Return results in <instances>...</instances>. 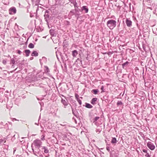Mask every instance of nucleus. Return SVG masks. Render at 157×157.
Instances as JSON below:
<instances>
[{
  "mask_svg": "<svg viewBox=\"0 0 157 157\" xmlns=\"http://www.w3.org/2000/svg\"><path fill=\"white\" fill-rule=\"evenodd\" d=\"M39 86L40 88H45V87L46 85L40 83L39 84V85L37 86Z\"/></svg>",
  "mask_w": 157,
  "mask_h": 157,
  "instance_id": "obj_35",
  "label": "nucleus"
},
{
  "mask_svg": "<svg viewBox=\"0 0 157 157\" xmlns=\"http://www.w3.org/2000/svg\"><path fill=\"white\" fill-rule=\"evenodd\" d=\"M42 142L41 140L38 139H36L34 140L31 145H34L35 147L34 151H38L42 146L41 145Z\"/></svg>",
  "mask_w": 157,
  "mask_h": 157,
  "instance_id": "obj_3",
  "label": "nucleus"
},
{
  "mask_svg": "<svg viewBox=\"0 0 157 157\" xmlns=\"http://www.w3.org/2000/svg\"><path fill=\"white\" fill-rule=\"evenodd\" d=\"M82 13H86L88 12L89 9L87 6H83L82 7Z\"/></svg>",
  "mask_w": 157,
  "mask_h": 157,
  "instance_id": "obj_10",
  "label": "nucleus"
},
{
  "mask_svg": "<svg viewBox=\"0 0 157 157\" xmlns=\"http://www.w3.org/2000/svg\"><path fill=\"white\" fill-rule=\"evenodd\" d=\"M2 63L3 64L5 65L6 64V60L4 59L2 61Z\"/></svg>",
  "mask_w": 157,
  "mask_h": 157,
  "instance_id": "obj_53",
  "label": "nucleus"
},
{
  "mask_svg": "<svg viewBox=\"0 0 157 157\" xmlns=\"http://www.w3.org/2000/svg\"><path fill=\"white\" fill-rule=\"evenodd\" d=\"M154 13L157 16V8L156 9L155 11L154 12Z\"/></svg>",
  "mask_w": 157,
  "mask_h": 157,
  "instance_id": "obj_56",
  "label": "nucleus"
},
{
  "mask_svg": "<svg viewBox=\"0 0 157 157\" xmlns=\"http://www.w3.org/2000/svg\"><path fill=\"white\" fill-rule=\"evenodd\" d=\"M49 33L52 36H55L56 35V32L54 29H51L49 30Z\"/></svg>",
  "mask_w": 157,
  "mask_h": 157,
  "instance_id": "obj_17",
  "label": "nucleus"
},
{
  "mask_svg": "<svg viewBox=\"0 0 157 157\" xmlns=\"http://www.w3.org/2000/svg\"><path fill=\"white\" fill-rule=\"evenodd\" d=\"M154 62L153 59H151L150 58H148L147 60V66L150 67H152L153 65L152 63Z\"/></svg>",
  "mask_w": 157,
  "mask_h": 157,
  "instance_id": "obj_11",
  "label": "nucleus"
},
{
  "mask_svg": "<svg viewBox=\"0 0 157 157\" xmlns=\"http://www.w3.org/2000/svg\"><path fill=\"white\" fill-rule=\"evenodd\" d=\"M10 64H13V65H15L16 64V61H15V59H14V58H13L11 59V60H10Z\"/></svg>",
  "mask_w": 157,
  "mask_h": 157,
  "instance_id": "obj_28",
  "label": "nucleus"
},
{
  "mask_svg": "<svg viewBox=\"0 0 157 157\" xmlns=\"http://www.w3.org/2000/svg\"><path fill=\"white\" fill-rule=\"evenodd\" d=\"M39 103H40V105L41 106L42 105H44V103L43 102H42L41 101L39 102Z\"/></svg>",
  "mask_w": 157,
  "mask_h": 157,
  "instance_id": "obj_55",
  "label": "nucleus"
},
{
  "mask_svg": "<svg viewBox=\"0 0 157 157\" xmlns=\"http://www.w3.org/2000/svg\"><path fill=\"white\" fill-rule=\"evenodd\" d=\"M153 4V3H151V0L146 1L145 2L144 1L143 2V4L145 6H146L147 8H149L151 10H152V8L150 6H151Z\"/></svg>",
  "mask_w": 157,
  "mask_h": 157,
  "instance_id": "obj_7",
  "label": "nucleus"
},
{
  "mask_svg": "<svg viewBox=\"0 0 157 157\" xmlns=\"http://www.w3.org/2000/svg\"><path fill=\"white\" fill-rule=\"evenodd\" d=\"M132 17H133V20L134 21H135V22H137V21H138L137 20L136 17H135L133 16Z\"/></svg>",
  "mask_w": 157,
  "mask_h": 157,
  "instance_id": "obj_51",
  "label": "nucleus"
},
{
  "mask_svg": "<svg viewBox=\"0 0 157 157\" xmlns=\"http://www.w3.org/2000/svg\"><path fill=\"white\" fill-rule=\"evenodd\" d=\"M15 61H16V64H18V63H19L20 62V60H18V59H15Z\"/></svg>",
  "mask_w": 157,
  "mask_h": 157,
  "instance_id": "obj_48",
  "label": "nucleus"
},
{
  "mask_svg": "<svg viewBox=\"0 0 157 157\" xmlns=\"http://www.w3.org/2000/svg\"><path fill=\"white\" fill-rule=\"evenodd\" d=\"M100 118L99 117H96L94 119H93V122L95 124L97 123V121Z\"/></svg>",
  "mask_w": 157,
  "mask_h": 157,
  "instance_id": "obj_27",
  "label": "nucleus"
},
{
  "mask_svg": "<svg viewBox=\"0 0 157 157\" xmlns=\"http://www.w3.org/2000/svg\"><path fill=\"white\" fill-rule=\"evenodd\" d=\"M106 149L107 151H108L109 152V153L110 154V157H111L112 152L110 150V147L109 146H107V147H106Z\"/></svg>",
  "mask_w": 157,
  "mask_h": 157,
  "instance_id": "obj_38",
  "label": "nucleus"
},
{
  "mask_svg": "<svg viewBox=\"0 0 157 157\" xmlns=\"http://www.w3.org/2000/svg\"><path fill=\"white\" fill-rule=\"evenodd\" d=\"M63 51L64 53H66V52H69L67 50V48L65 47V44L63 45Z\"/></svg>",
  "mask_w": 157,
  "mask_h": 157,
  "instance_id": "obj_32",
  "label": "nucleus"
},
{
  "mask_svg": "<svg viewBox=\"0 0 157 157\" xmlns=\"http://www.w3.org/2000/svg\"><path fill=\"white\" fill-rule=\"evenodd\" d=\"M16 9L14 7H12L9 10V13L10 14H14L16 13Z\"/></svg>",
  "mask_w": 157,
  "mask_h": 157,
  "instance_id": "obj_13",
  "label": "nucleus"
},
{
  "mask_svg": "<svg viewBox=\"0 0 157 157\" xmlns=\"http://www.w3.org/2000/svg\"><path fill=\"white\" fill-rule=\"evenodd\" d=\"M16 148L15 147L13 148V153H14V152L15 151H16Z\"/></svg>",
  "mask_w": 157,
  "mask_h": 157,
  "instance_id": "obj_60",
  "label": "nucleus"
},
{
  "mask_svg": "<svg viewBox=\"0 0 157 157\" xmlns=\"http://www.w3.org/2000/svg\"><path fill=\"white\" fill-rule=\"evenodd\" d=\"M129 63L128 61H127L125 63H123L122 64V68L124 69L125 70H126L127 69L128 67L129 66V63Z\"/></svg>",
  "mask_w": 157,
  "mask_h": 157,
  "instance_id": "obj_14",
  "label": "nucleus"
},
{
  "mask_svg": "<svg viewBox=\"0 0 157 157\" xmlns=\"http://www.w3.org/2000/svg\"><path fill=\"white\" fill-rule=\"evenodd\" d=\"M60 56H61V59L63 62L64 63V61H68L69 58L70 57L71 54L70 52H66V53H64L63 55H62L61 53H60Z\"/></svg>",
  "mask_w": 157,
  "mask_h": 157,
  "instance_id": "obj_5",
  "label": "nucleus"
},
{
  "mask_svg": "<svg viewBox=\"0 0 157 157\" xmlns=\"http://www.w3.org/2000/svg\"><path fill=\"white\" fill-rule=\"evenodd\" d=\"M153 33L154 34H155L156 35H157V33L156 32H155L154 31H153Z\"/></svg>",
  "mask_w": 157,
  "mask_h": 157,
  "instance_id": "obj_64",
  "label": "nucleus"
},
{
  "mask_svg": "<svg viewBox=\"0 0 157 157\" xmlns=\"http://www.w3.org/2000/svg\"><path fill=\"white\" fill-rule=\"evenodd\" d=\"M76 101H73V104H74L75 105V106H76L77 105L76 104Z\"/></svg>",
  "mask_w": 157,
  "mask_h": 157,
  "instance_id": "obj_59",
  "label": "nucleus"
},
{
  "mask_svg": "<svg viewBox=\"0 0 157 157\" xmlns=\"http://www.w3.org/2000/svg\"><path fill=\"white\" fill-rule=\"evenodd\" d=\"M70 105H71L70 104ZM70 105L71 106V108L72 109V113L75 116L77 117V116L78 115V114L77 111L76 109L74 110V109L72 107L71 105Z\"/></svg>",
  "mask_w": 157,
  "mask_h": 157,
  "instance_id": "obj_19",
  "label": "nucleus"
},
{
  "mask_svg": "<svg viewBox=\"0 0 157 157\" xmlns=\"http://www.w3.org/2000/svg\"><path fill=\"white\" fill-rule=\"evenodd\" d=\"M42 60L43 61L44 63H46L47 62V58L44 56H43L42 57Z\"/></svg>",
  "mask_w": 157,
  "mask_h": 157,
  "instance_id": "obj_39",
  "label": "nucleus"
},
{
  "mask_svg": "<svg viewBox=\"0 0 157 157\" xmlns=\"http://www.w3.org/2000/svg\"><path fill=\"white\" fill-rule=\"evenodd\" d=\"M142 151L144 153H146L145 156L146 157H151V155H150L149 152L150 153H151V151L147 148L146 147H145V149H144V148L142 149Z\"/></svg>",
  "mask_w": 157,
  "mask_h": 157,
  "instance_id": "obj_8",
  "label": "nucleus"
},
{
  "mask_svg": "<svg viewBox=\"0 0 157 157\" xmlns=\"http://www.w3.org/2000/svg\"><path fill=\"white\" fill-rule=\"evenodd\" d=\"M97 98L96 97L94 98L91 100L90 103L92 105H95L97 104L96 102L97 101Z\"/></svg>",
  "mask_w": 157,
  "mask_h": 157,
  "instance_id": "obj_16",
  "label": "nucleus"
},
{
  "mask_svg": "<svg viewBox=\"0 0 157 157\" xmlns=\"http://www.w3.org/2000/svg\"><path fill=\"white\" fill-rule=\"evenodd\" d=\"M15 135H14L12 137L11 139V140L12 141H14V140H15V139H16V138L15 137Z\"/></svg>",
  "mask_w": 157,
  "mask_h": 157,
  "instance_id": "obj_44",
  "label": "nucleus"
},
{
  "mask_svg": "<svg viewBox=\"0 0 157 157\" xmlns=\"http://www.w3.org/2000/svg\"><path fill=\"white\" fill-rule=\"evenodd\" d=\"M64 24L66 26H69L70 25V22L68 21H64Z\"/></svg>",
  "mask_w": 157,
  "mask_h": 157,
  "instance_id": "obj_36",
  "label": "nucleus"
},
{
  "mask_svg": "<svg viewBox=\"0 0 157 157\" xmlns=\"http://www.w3.org/2000/svg\"><path fill=\"white\" fill-rule=\"evenodd\" d=\"M142 47L144 50L145 51L146 50L145 45L143 44L142 45Z\"/></svg>",
  "mask_w": 157,
  "mask_h": 157,
  "instance_id": "obj_54",
  "label": "nucleus"
},
{
  "mask_svg": "<svg viewBox=\"0 0 157 157\" xmlns=\"http://www.w3.org/2000/svg\"><path fill=\"white\" fill-rule=\"evenodd\" d=\"M61 102L64 105V108H66V107L67 106V105H68L67 101H67H66L64 99L62 98H61Z\"/></svg>",
  "mask_w": 157,
  "mask_h": 157,
  "instance_id": "obj_15",
  "label": "nucleus"
},
{
  "mask_svg": "<svg viewBox=\"0 0 157 157\" xmlns=\"http://www.w3.org/2000/svg\"><path fill=\"white\" fill-rule=\"evenodd\" d=\"M24 52L26 54L25 56L26 57L28 56L31 53V51L29 49H26L24 51Z\"/></svg>",
  "mask_w": 157,
  "mask_h": 157,
  "instance_id": "obj_24",
  "label": "nucleus"
},
{
  "mask_svg": "<svg viewBox=\"0 0 157 157\" xmlns=\"http://www.w3.org/2000/svg\"><path fill=\"white\" fill-rule=\"evenodd\" d=\"M17 52L19 55H20L21 53V52L19 50H17Z\"/></svg>",
  "mask_w": 157,
  "mask_h": 157,
  "instance_id": "obj_47",
  "label": "nucleus"
},
{
  "mask_svg": "<svg viewBox=\"0 0 157 157\" xmlns=\"http://www.w3.org/2000/svg\"><path fill=\"white\" fill-rule=\"evenodd\" d=\"M36 2H39L40 0H35Z\"/></svg>",
  "mask_w": 157,
  "mask_h": 157,
  "instance_id": "obj_63",
  "label": "nucleus"
},
{
  "mask_svg": "<svg viewBox=\"0 0 157 157\" xmlns=\"http://www.w3.org/2000/svg\"><path fill=\"white\" fill-rule=\"evenodd\" d=\"M4 99V96H2L0 94V102H2Z\"/></svg>",
  "mask_w": 157,
  "mask_h": 157,
  "instance_id": "obj_34",
  "label": "nucleus"
},
{
  "mask_svg": "<svg viewBox=\"0 0 157 157\" xmlns=\"http://www.w3.org/2000/svg\"><path fill=\"white\" fill-rule=\"evenodd\" d=\"M91 92L94 94H97L99 92V90L98 89H94L91 90Z\"/></svg>",
  "mask_w": 157,
  "mask_h": 157,
  "instance_id": "obj_26",
  "label": "nucleus"
},
{
  "mask_svg": "<svg viewBox=\"0 0 157 157\" xmlns=\"http://www.w3.org/2000/svg\"><path fill=\"white\" fill-rule=\"evenodd\" d=\"M5 122H1L0 123V128H5Z\"/></svg>",
  "mask_w": 157,
  "mask_h": 157,
  "instance_id": "obj_30",
  "label": "nucleus"
},
{
  "mask_svg": "<svg viewBox=\"0 0 157 157\" xmlns=\"http://www.w3.org/2000/svg\"><path fill=\"white\" fill-rule=\"evenodd\" d=\"M44 16V19L45 21L47 22V24H48L49 28V26L48 25V21L49 20H50V19L51 18V17L50 16L49 11L48 10H46Z\"/></svg>",
  "mask_w": 157,
  "mask_h": 157,
  "instance_id": "obj_6",
  "label": "nucleus"
},
{
  "mask_svg": "<svg viewBox=\"0 0 157 157\" xmlns=\"http://www.w3.org/2000/svg\"><path fill=\"white\" fill-rule=\"evenodd\" d=\"M45 71L46 72V73H48L49 72V69L48 67L47 66H45Z\"/></svg>",
  "mask_w": 157,
  "mask_h": 157,
  "instance_id": "obj_41",
  "label": "nucleus"
},
{
  "mask_svg": "<svg viewBox=\"0 0 157 157\" xmlns=\"http://www.w3.org/2000/svg\"><path fill=\"white\" fill-rule=\"evenodd\" d=\"M79 96L78 94H75V98H76V100H77V99H79Z\"/></svg>",
  "mask_w": 157,
  "mask_h": 157,
  "instance_id": "obj_50",
  "label": "nucleus"
},
{
  "mask_svg": "<svg viewBox=\"0 0 157 157\" xmlns=\"http://www.w3.org/2000/svg\"><path fill=\"white\" fill-rule=\"evenodd\" d=\"M125 23L127 27L129 28H131L132 26V21L129 19L126 18L125 20Z\"/></svg>",
  "mask_w": 157,
  "mask_h": 157,
  "instance_id": "obj_12",
  "label": "nucleus"
},
{
  "mask_svg": "<svg viewBox=\"0 0 157 157\" xmlns=\"http://www.w3.org/2000/svg\"><path fill=\"white\" fill-rule=\"evenodd\" d=\"M24 60H22L21 61V63H19L17 65V66L18 65H19L20 64H23L22 63H24Z\"/></svg>",
  "mask_w": 157,
  "mask_h": 157,
  "instance_id": "obj_57",
  "label": "nucleus"
},
{
  "mask_svg": "<svg viewBox=\"0 0 157 157\" xmlns=\"http://www.w3.org/2000/svg\"><path fill=\"white\" fill-rule=\"evenodd\" d=\"M28 47L29 48H33L34 47V45L32 43H30Z\"/></svg>",
  "mask_w": 157,
  "mask_h": 157,
  "instance_id": "obj_37",
  "label": "nucleus"
},
{
  "mask_svg": "<svg viewBox=\"0 0 157 157\" xmlns=\"http://www.w3.org/2000/svg\"><path fill=\"white\" fill-rule=\"evenodd\" d=\"M82 7L81 9H79L78 7L75 9L72 10L69 13L68 16L71 17V16L74 15L75 17L77 18V20L78 19L79 16L81 15L80 12L82 13Z\"/></svg>",
  "mask_w": 157,
  "mask_h": 157,
  "instance_id": "obj_2",
  "label": "nucleus"
},
{
  "mask_svg": "<svg viewBox=\"0 0 157 157\" xmlns=\"http://www.w3.org/2000/svg\"><path fill=\"white\" fill-rule=\"evenodd\" d=\"M73 119L74 120V121H75V123L76 124L77 123V121H76V120L74 117L73 118Z\"/></svg>",
  "mask_w": 157,
  "mask_h": 157,
  "instance_id": "obj_62",
  "label": "nucleus"
},
{
  "mask_svg": "<svg viewBox=\"0 0 157 157\" xmlns=\"http://www.w3.org/2000/svg\"><path fill=\"white\" fill-rule=\"evenodd\" d=\"M108 27L110 29H113L117 25V21L112 19L109 20L106 23Z\"/></svg>",
  "mask_w": 157,
  "mask_h": 157,
  "instance_id": "obj_4",
  "label": "nucleus"
},
{
  "mask_svg": "<svg viewBox=\"0 0 157 157\" xmlns=\"http://www.w3.org/2000/svg\"><path fill=\"white\" fill-rule=\"evenodd\" d=\"M148 147L151 150H153L155 148V146L151 142L149 141L147 144Z\"/></svg>",
  "mask_w": 157,
  "mask_h": 157,
  "instance_id": "obj_9",
  "label": "nucleus"
},
{
  "mask_svg": "<svg viewBox=\"0 0 157 157\" xmlns=\"http://www.w3.org/2000/svg\"><path fill=\"white\" fill-rule=\"evenodd\" d=\"M77 101H78V102L79 104L80 105H81V104H82V101H81V100L80 99H77Z\"/></svg>",
  "mask_w": 157,
  "mask_h": 157,
  "instance_id": "obj_45",
  "label": "nucleus"
},
{
  "mask_svg": "<svg viewBox=\"0 0 157 157\" xmlns=\"http://www.w3.org/2000/svg\"><path fill=\"white\" fill-rule=\"evenodd\" d=\"M6 154L4 151L0 150V157H3L5 156Z\"/></svg>",
  "mask_w": 157,
  "mask_h": 157,
  "instance_id": "obj_29",
  "label": "nucleus"
},
{
  "mask_svg": "<svg viewBox=\"0 0 157 157\" xmlns=\"http://www.w3.org/2000/svg\"><path fill=\"white\" fill-rule=\"evenodd\" d=\"M38 55V53L36 51H33L31 53V56H37Z\"/></svg>",
  "mask_w": 157,
  "mask_h": 157,
  "instance_id": "obj_25",
  "label": "nucleus"
},
{
  "mask_svg": "<svg viewBox=\"0 0 157 157\" xmlns=\"http://www.w3.org/2000/svg\"><path fill=\"white\" fill-rule=\"evenodd\" d=\"M124 93V92L123 94H122V95L121 96V94H122V93H121L119 95H118L117 97V98H121V97H122L123 96Z\"/></svg>",
  "mask_w": 157,
  "mask_h": 157,
  "instance_id": "obj_40",
  "label": "nucleus"
},
{
  "mask_svg": "<svg viewBox=\"0 0 157 157\" xmlns=\"http://www.w3.org/2000/svg\"><path fill=\"white\" fill-rule=\"evenodd\" d=\"M59 95L60 97H61V96L64 97V98L67 100L66 97L64 96L63 94H61L59 93Z\"/></svg>",
  "mask_w": 157,
  "mask_h": 157,
  "instance_id": "obj_52",
  "label": "nucleus"
},
{
  "mask_svg": "<svg viewBox=\"0 0 157 157\" xmlns=\"http://www.w3.org/2000/svg\"><path fill=\"white\" fill-rule=\"evenodd\" d=\"M5 128H7V129H9V126L8 125V124L7 123H5Z\"/></svg>",
  "mask_w": 157,
  "mask_h": 157,
  "instance_id": "obj_46",
  "label": "nucleus"
},
{
  "mask_svg": "<svg viewBox=\"0 0 157 157\" xmlns=\"http://www.w3.org/2000/svg\"><path fill=\"white\" fill-rule=\"evenodd\" d=\"M16 57H17V56H15V55H14L13 56V58L14 59H17L16 58Z\"/></svg>",
  "mask_w": 157,
  "mask_h": 157,
  "instance_id": "obj_61",
  "label": "nucleus"
},
{
  "mask_svg": "<svg viewBox=\"0 0 157 157\" xmlns=\"http://www.w3.org/2000/svg\"><path fill=\"white\" fill-rule=\"evenodd\" d=\"M71 3L73 4V5L74 6L75 9L78 7V3L76 1L73 0L72 2H71Z\"/></svg>",
  "mask_w": 157,
  "mask_h": 157,
  "instance_id": "obj_20",
  "label": "nucleus"
},
{
  "mask_svg": "<svg viewBox=\"0 0 157 157\" xmlns=\"http://www.w3.org/2000/svg\"><path fill=\"white\" fill-rule=\"evenodd\" d=\"M117 140L116 138L115 137H112L111 140V143L112 144L115 145L117 143Z\"/></svg>",
  "mask_w": 157,
  "mask_h": 157,
  "instance_id": "obj_22",
  "label": "nucleus"
},
{
  "mask_svg": "<svg viewBox=\"0 0 157 157\" xmlns=\"http://www.w3.org/2000/svg\"><path fill=\"white\" fill-rule=\"evenodd\" d=\"M72 56L73 57H75L78 54V52L76 50H75L72 51Z\"/></svg>",
  "mask_w": 157,
  "mask_h": 157,
  "instance_id": "obj_21",
  "label": "nucleus"
},
{
  "mask_svg": "<svg viewBox=\"0 0 157 157\" xmlns=\"http://www.w3.org/2000/svg\"><path fill=\"white\" fill-rule=\"evenodd\" d=\"M43 29L40 27H39V29H38V32H41L43 30Z\"/></svg>",
  "mask_w": 157,
  "mask_h": 157,
  "instance_id": "obj_49",
  "label": "nucleus"
},
{
  "mask_svg": "<svg viewBox=\"0 0 157 157\" xmlns=\"http://www.w3.org/2000/svg\"><path fill=\"white\" fill-rule=\"evenodd\" d=\"M101 93H102L105 92V89H104V86H101Z\"/></svg>",
  "mask_w": 157,
  "mask_h": 157,
  "instance_id": "obj_42",
  "label": "nucleus"
},
{
  "mask_svg": "<svg viewBox=\"0 0 157 157\" xmlns=\"http://www.w3.org/2000/svg\"><path fill=\"white\" fill-rule=\"evenodd\" d=\"M76 63L77 64H78V65H79L81 66H82V60L81 59L78 58L76 60L75 62V63L76 64Z\"/></svg>",
  "mask_w": 157,
  "mask_h": 157,
  "instance_id": "obj_18",
  "label": "nucleus"
},
{
  "mask_svg": "<svg viewBox=\"0 0 157 157\" xmlns=\"http://www.w3.org/2000/svg\"><path fill=\"white\" fill-rule=\"evenodd\" d=\"M117 106H122L123 105V103L121 101H118L117 103Z\"/></svg>",
  "mask_w": 157,
  "mask_h": 157,
  "instance_id": "obj_31",
  "label": "nucleus"
},
{
  "mask_svg": "<svg viewBox=\"0 0 157 157\" xmlns=\"http://www.w3.org/2000/svg\"><path fill=\"white\" fill-rule=\"evenodd\" d=\"M85 106L88 109H91L93 107V106L90 104L86 102L85 103Z\"/></svg>",
  "mask_w": 157,
  "mask_h": 157,
  "instance_id": "obj_23",
  "label": "nucleus"
},
{
  "mask_svg": "<svg viewBox=\"0 0 157 157\" xmlns=\"http://www.w3.org/2000/svg\"><path fill=\"white\" fill-rule=\"evenodd\" d=\"M6 142V140L5 139H0V144L1 145L4 144Z\"/></svg>",
  "mask_w": 157,
  "mask_h": 157,
  "instance_id": "obj_33",
  "label": "nucleus"
},
{
  "mask_svg": "<svg viewBox=\"0 0 157 157\" xmlns=\"http://www.w3.org/2000/svg\"><path fill=\"white\" fill-rule=\"evenodd\" d=\"M31 147L34 154L36 156L39 155V157H44L43 155L46 157H48L49 156V149H48L47 147L42 146L37 151H34V147L33 146V145H32Z\"/></svg>",
  "mask_w": 157,
  "mask_h": 157,
  "instance_id": "obj_1",
  "label": "nucleus"
},
{
  "mask_svg": "<svg viewBox=\"0 0 157 157\" xmlns=\"http://www.w3.org/2000/svg\"><path fill=\"white\" fill-rule=\"evenodd\" d=\"M45 135H42L41 136V138H40L41 140L44 141L45 140Z\"/></svg>",
  "mask_w": 157,
  "mask_h": 157,
  "instance_id": "obj_43",
  "label": "nucleus"
},
{
  "mask_svg": "<svg viewBox=\"0 0 157 157\" xmlns=\"http://www.w3.org/2000/svg\"><path fill=\"white\" fill-rule=\"evenodd\" d=\"M136 22V25H137V27L138 28H139L140 26V25L138 23V21H137V22Z\"/></svg>",
  "mask_w": 157,
  "mask_h": 157,
  "instance_id": "obj_58",
  "label": "nucleus"
}]
</instances>
